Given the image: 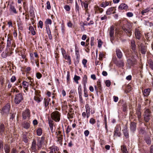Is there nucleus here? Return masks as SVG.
I'll list each match as a JSON object with an SVG mask.
<instances>
[{"label": "nucleus", "mask_w": 153, "mask_h": 153, "mask_svg": "<svg viewBox=\"0 0 153 153\" xmlns=\"http://www.w3.org/2000/svg\"><path fill=\"white\" fill-rule=\"evenodd\" d=\"M16 79V77L15 76H13L10 79V81L12 82H14Z\"/></svg>", "instance_id": "603ef678"}, {"label": "nucleus", "mask_w": 153, "mask_h": 153, "mask_svg": "<svg viewBox=\"0 0 153 153\" xmlns=\"http://www.w3.org/2000/svg\"><path fill=\"white\" fill-rule=\"evenodd\" d=\"M42 26L43 22L41 21H40L39 22L38 26L42 29Z\"/></svg>", "instance_id": "774afa93"}, {"label": "nucleus", "mask_w": 153, "mask_h": 153, "mask_svg": "<svg viewBox=\"0 0 153 153\" xmlns=\"http://www.w3.org/2000/svg\"><path fill=\"white\" fill-rule=\"evenodd\" d=\"M75 5V11L76 13H78L79 14L80 13L79 10L80 8L79 4L77 2H76Z\"/></svg>", "instance_id": "cd10ccee"}, {"label": "nucleus", "mask_w": 153, "mask_h": 153, "mask_svg": "<svg viewBox=\"0 0 153 153\" xmlns=\"http://www.w3.org/2000/svg\"><path fill=\"white\" fill-rule=\"evenodd\" d=\"M4 149L5 153H9L10 152V147L8 145H6Z\"/></svg>", "instance_id": "4c0bfd02"}, {"label": "nucleus", "mask_w": 153, "mask_h": 153, "mask_svg": "<svg viewBox=\"0 0 153 153\" xmlns=\"http://www.w3.org/2000/svg\"><path fill=\"white\" fill-rule=\"evenodd\" d=\"M131 46L132 49L133 50H135L136 48V45L135 44L134 41V40H132L131 41Z\"/></svg>", "instance_id": "473e14b6"}, {"label": "nucleus", "mask_w": 153, "mask_h": 153, "mask_svg": "<svg viewBox=\"0 0 153 153\" xmlns=\"http://www.w3.org/2000/svg\"><path fill=\"white\" fill-rule=\"evenodd\" d=\"M114 136L116 137H120L121 134L119 130V127L117 126L115 128L114 131Z\"/></svg>", "instance_id": "9b49d317"}, {"label": "nucleus", "mask_w": 153, "mask_h": 153, "mask_svg": "<svg viewBox=\"0 0 153 153\" xmlns=\"http://www.w3.org/2000/svg\"><path fill=\"white\" fill-rule=\"evenodd\" d=\"M121 150L123 153H128L126 146L125 145H123L121 146Z\"/></svg>", "instance_id": "393cba45"}, {"label": "nucleus", "mask_w": 153, "mask_h": 153, "mask_svg": "<svg viewBox=\"0 0 153 153\" xmlns=\"http://www.w3.org/2000/svg\"><path fill=\"white\" fill-rule=\"evenodd\" d=\"M76 58L78 59V62H79L78 60L79 59L80 57V55L79 54V51L78 50H76Z\"/></svg>", "instance_id": "79ce46f5"}, {"label": "nucleus", "mask_w": 153, "mask_h": 153, "mask_svg": "<svg viewBox=\"0 0 153 153\" xmlns=\"http://www.w3.org/2000/svg\"><path fill=\"white\" fill-rule=\"evenodd\" d=\"M23 100V94L21 93L15 95L14 102L16 104H19Z\"/></svg>", "instance_id": "39448f33"}, {"label": "nucleus", "mask_w": 153, "mask_h": 153, "mask_svg": "<svg viewBox=\"0 0 153 153\" xmlns=\"http://www.w3.org/2000/svg\"><path fill=\"white\" fill-rule=\"evenodd\" d=\"M30 121H24L22 123V126L24 128L28 129L30 127Z\"/></svg>", "instance_id": "f8f14e48"}, {"label": "nucleus", "mask_w": 153, "mask_h": 153, "mask_svg": "<svg viewBox=\"0 0 153 153\" xmlns=\"http://www.w3.org/2000/svg\"><path fill=\"white\" fill-rule=\"evenodd\" d=\"M10 11L14 13H17V12L14 6L10 5Z\"/></svg>", "instance_id": "bb28decb"}, {"label": "nucleus", "mask_w": 153, "mask_h": 153, "mask_svg": "<svg viewBox=\"0 0 153 153\" xmlns=\"http://www.w3.org/2000/svg\"><path fill=\"white\" fill-rule=\"evenodd\" d=\"M103 11V9L101 8H100L98 6L96 8V12H97V13H102Z\"/></svg>", "instance_id": "c85d7f7f"}, {"label": "nucleus", "mask_w": 153, "mask_h": 153, "mask_svg": "<svg viewBox=\"0 0 153 153\" xmlns=\"http://www.w3.org/2000/svg\"><path fill=\"white\" fill-rule=\"evenodd\" d=\"M30 84L29 83L24 81L22 82V85L23 86V88L25 90L27 91L28 90V87L29 86Z\"/></svg>", "instance_id": "412c9836"}, {"label": "nucleus", "mask_w": 153, "mask_h": 153, "mask_svg": "<svg viewBox=\"0 0 153 153\" xmlns=\"http://www.w3.org/2000/svg\"><path fill=\"white\" fill-rule=\"evenodd\" d=\"M72 129V128H71V127L68 126L67 128H66V134H68L70 132V131H71V130Z\"/></svg>", "instance_id": "c03bdc74"}, {"label": "nucleus", "mask_w": 153, "mask_h": 153, "mask_svg": "<svg viewBox=\"0 0 153 153\" xmlns=\"http://www.w3.org/2000/svg\"><path fill=\"white\" fill-rule=\"evenodd\" d=\"M84 97H88V91L85 88H84Z\"/></svg>", "instance_id": "338daca9"}, {"label": "nucleus", "mask_w": 153, "mask_h": 153, "mask_svg": "<svg viewBox=\"0 0 153 153\" xmlns=\"http://www.w3.org/2000/svg\"><path fill=\"white\" fill-rule=\"evenodd\" d=\"M10 108V104L8 103L4 106L1 110V113L2 115H7L9 113Z\"/></svg>", "instance_id": "7ed1b4c3"}, {"label": "nucleus", "mask_w": 153, "mask_h": 153, "mask_svg": "<svg viewBox=\"0 0 153 153\" xmlns=\"http://www.w3.org/2000/svg\"><path fill=\"white\" fill-rule=\"evenodd\" d=\"M116 54L117 57L120 59L123 57V53L121 50L119 49H117L116 50Z\"/></svg>", "instance_id": "f3484780"}, {"label": "nucleus", "mask_w": 153, "mask_h": 153, "mask_svg": "<svg viewBox=\"0 0 153 153\" xmlns=\"http://www.w3.org/2000/svg\"><path fill=\"white\" fill-rule=\"evenodd\" d=\"M150 110L149 109H147L144 112V115H147L150 116Z\"/></svg>", "instance_id": "bf43d9fd"}, {"label": "nucleus", "mask_w": 153, "mask_h": 153, "mask_svg": "<svg viewBox=\"0 0 153 153\" xmlns=\"http://www.w3.org/2000/svg\"><path fill=\"white\" fill-rule=\"evenodd\" d=\"M79 94H82V87L81 85H79L78 88Z\"/></svg>", "instance_id": "e2e57ef3"}, {"label": "nucleus", "mask_w": 153, "mask_h": 153, "mask_svg": "<svg viewBox=\"0 0 153 153\" xmlns=\"http://www.w3.org/2000/svg\"><path fill=\"white\" fill-rule=\"evenodd\" d=\"M51 117L52 120L59 122L60 120L61 113L58 111H55L51 113Z\"/></svg>", "instance_id": "f03ea898"}, {"label": "nucleus", "mask_w": 153, "mask_h": 153, "mask_svg": "<svg viewBox=\"0 0 153 153\" xmlns=\"http://www.w3.org/2000/svg\"><path fill=\"white\" fill-rule=\"evenodd\" d=\"M87 76L86 75H85L83 77V80L84 82V85H85L87 82Z\"/></svg>", "instance_id": "3c124183"}, {"label": "nucleus", "mask_w": 153, "mask_h": 153, "mask_svg": "<svg viewBox=\"0 0 153 153\" xmlns=\"http://www.w3.org/2000/svg\"><path fill=\"white\" fill-rule=\"evenodd\" d=\"M86 112H84L82 113V116L83 118H85L86 117L87 118L89 117L90 114V108L88 104H86L85 105Z\"/></svg>", "instance_id": "423d86ee"}, {"label": "nucleus", "mask_w": 153, "mask_h": 153, "mask_svg": "<svg viewBox=\"0 0 153 153\" xmlns=\"http://www.w3.org/2000/svg\"><path fill=\"white\" fill-rule=\"evenodd\" d=\"M141 52L143 54H145L146 51V48L144 46H142L141 48Z\"/></svg>", "instance_id": "ea45409f"}, {"label": "nucleus", "mask_w": 153, "mask_h": 153, "mask_svg": "<svg viewBox=\"0 0 153 153\" xmlns=\"http://www.w3.org/2000/svg\"><path fill=\"white\" fill-rule=\"evenodd\" d=\"M114 7H111L108 9L106 11V14L107 15H110L111 13L114 14L116 12L114 11Z\"/></svg>", "instance_id": "dca6fc26"}, {"label": "nucleus", "mask_w": 153, "mask_h": 153, "mask_svg": "<svg viewBox=\"0 0 153 153\" xmlns=\"http://www.w3.org/2000/svg\"><path fill=\"white\" fill-rule=\"evenodd\" d=\"M80 79V77L79 76H77L76 75H75L74 76V80L75 82L77 83L78 84L79 82L78 81V80H79Z\"/></svg>", "instance_id": "e433bc0d"}, {"label": "nucleus", "mask_w": 153, "mask_h": 153, "mask_svg": "<svg viewBox=\"0 0 153 153\" xmlns=\"http://www.w3.org/2000/svg\"><path fill=\"white\" fill-rule=\"evenodd\" d=\"M45 140V137H42L41 138H39L38 141V143L37 145L39 148H40L42 146V145L44 143Z\"/></svg>", "instance_id": "ddd939ff"}, {"label": "nucleus", "mask_w": 153, "mask_h": 153, "mask_svg": "<svg viewBox=\"0 0 153 153\" xmlns=\"http://www.w3.org/2000/svg\"><path fill=\"white\" fill-rule=\"evenodd\" d=\"M116 65L119 67H122L124 66V63L123 60H120L116 63Z\"/></svg>", "instance_id": "4be33fe9"}, {"label": "nucleus", "mask_w": 153, "mask_h": 153, "mask_svg": "<svg viewBox=\"0 0 153 153\" xmlns=\"http://www.w3.org/2000/svg\"><path fill=\"white\" fill-rule=\"evenodd\" d=\"M107 19V16L105 15H104L103 16L101 17L100 18V19L101 21L103 20H106Z\"/></svg>", "instance_id": "6e6d98bb"}, {"label": "nucleus", "mask_w": 153, "mask_h": 153, "mask_svg": "<svg viewBox=\"0 0 153 153\" xmlns=\"http://www.w3.org/2000/svg\"><path fill=\"white\" fill-rule=\"evenodd\" d=\"M36 133L38 136H40L42 134V130L41 128H39L36 130Z\"/></svg>", "instance_id": "2f4dec72"}, {"label": "nucleus", "mask_w": 153, "mask_h": 153, "mask_svg": "<svg viewBox=\"0 0 153 153\" xmlns=\"http://www.w3.org/2000/svg\"><path fill=\"white\" fill-rule=\"evenodd\" d=\"M29 30L31 32V34L33 35H34L36 33L35 31H34V29L33 27L31 26H29Z\"/></svg>", "instance_id": "58836bf2"}, {"label": "nucleus", "mask_w": 153, "mask_h": 153, "mask_svg": "<svg viewBox=\"0 0 153 153\" xmlns=\"http://www.w3.org/2000/svg\"><path fill=\"white\" fill-rule=\"evenodd\" d=\"M95 120L94 118H91L90 119L89 121V123H90L92 125H94V124L95 123Z\"/></svg>", "instance_id": "8fccbe9b"}, {"label": "nucleus", "mask_w": 153, "mask_h": 153, "mask_svg": "<svg viewBox=\"0 0 153 153\" xmlns=\"http://www.w3.org/2000/svg\"><path fill=\"white\" fill-rule=\"evenodd\" d=\"M82 6L83 5L85 9H88V4L87 3L85 2L80 0Z\"/></svg>", "instance_id": "72a5a7b5"}, {"label": "nucleus", "mask_w": 153, "mask_h": 153, "mask_svg": "<svg viewBox=\"0 0 153 153\" xmlns=\"http://www.w3.org/2000/svg\"><path fill=\"white\" fill-rule=\"evenodd\" d=\"M30 115V112L29 109H26L22 112V117L23 120H29Z\"/></svg>", "instance_id": "20e7f679"}, {"label": "nucleus", "mask_w": 153, "mask_h": 153, "mask_svg": "<svg viewBox=\"0 0 153 153\" xmlns=\"http://www.w3.org/2000/svg\"><path fill=\"white\" fill-rule=\"evenodd\" d=\"M48 123L51 132L52 133L54 132V130H53V121L51 119L48 120Z\"/></svg>", "instance_id": "2eb2a0df"}, {"label": "nucleus", "mask_w": 153, "mask_h": 153, "mask_svg": "<svg viewBox=\"0 0 153 153\" xmlns=\"http://www.w3.org/2000/svg\"><path fill=\"white\" fill-rule=\"evenodd\" d=\"M48 36L49 38L51 40L52 39V36L51 34V31L49 27L46 28Z\"/></svg>", "instance_id": "a878e982"}, {"label": "nucleus", "mask_w": 153, "mask_h": 153, "mask_svg": "<svg viewBox=\"0 0 153 153\" xmlns=\"http://www.w3.org/2000/svg\"><path fill=\"white\" fill-rule=\"evenodd\" d=\"M127 62L129 65L134 64V62H133L131 60L128 59L127 60Z\"/></svg>", "instance_id": "0e129e2a"}, {"label": "nucleus", "mask_w": 153, "mask_h": 153, "mask_svg": "<svg viewBox=\"0 0 153 153\" xmlns=\"http://www.w3.org/2000/svg\"><path fill=\"white\" fill-rule=\"evenodd\" d=\"M4 130V126L3 124L0 125V133L2 134Z\"/></svg>", "instance_id": "7c9ffc66"}, {"label": "nucleus", "mask_w": 153, "mask_h": 153, "mask_svg": "<svg viewBox=\"0 0 153 153\" xmlns=\"http://www.w3.org/2000/svg\"><path fill=\"white\" fill-rule=\"evenodd\" d=\"M45 23L47 24L51 25L52 24V21L50 19H47L45 21Z\"/></svg>", "instance_id": "4d7b16f0"}, {"label": "nucleus", "mask_w": 153, "mask_h": 153, "mask_svg": "<svg viewBox=\"0 0 153 153\" xmlns=\"http://www.w3.org/2000/svg\"><path fill=\"white\" fill-rule=\"evenodd\" d=\"M148 64L149 65L150 67L153 70V62L152 60H149V62Z\"/></svg>", "instance_id": "de8ad7c7"}, {"label": "nucleus", "mask_w": 153, "mask_h": 153, "mask_svg": "<svg viewBox=\"0 0 153 153\" xmlns=\"http://www.w3.org/2000/svg\"><path fill=\"white\" fill-rule=\"evenodd\" d=\"M130 128L131 131L133 132L136 130V123L134 122H132L130 124Z\"/></svg>", "instance_id": "a211bd4d"}, {"label": "nucleus", "mask_w": 153, "mask_h": 153, "mask_svg": "<svg viewBox=\"0 0 153 153\" xmlns=\"http://www.w3.org/2000/svg\"><path fill=\"white\" fill-rule=\"evenodd\" d=\"M150 11L149 8L147 7L146 9L143 10L141 12V14L142 15H144L145 13L148 12Z\"/></svg>", "instance_id": "f704fd0d"}, {"label": "nucleus", "mask_w": 153, "mask_h": 153, "mask_svg": "<svg viewBox=\"0 0 153 153\" xmlns=\"http://www.w3.org/2000/svg\"><path fill=\"white\" fill-rule=\"evenodd\" d=\"M74 114L73 113H68L67 114V117L69 119H72L74 117Z\"/></svg>", "instance_id": "a19ab883"}, {"label": "nucleus", "mask_w": 153, "mask_h": 153, "mask_svg": "<svg viewBox=\"0 0 153 153\" xmlns=\"http://www.w3.org/2000/svg\"><path fill=\"white\" fill-rule=\"evenodd\" d=\"M64 8L66 11H70L71 8L69 5H65L64 6Z\"/></svg>", "instance_id": "09e8293b"}, {"label": "nucleus", "mask_w": 153, "mask_h": 153, "mask_svg": "<svg viewBox=\"0 0 153 153\" xmlns=\"http://www.w3.org/2000/svg\"><path fill=\"white\" fill-rule=\"evenodd\" d=\"M42 98H39L38 97H34V100L38 103L39 102L42 100Z\"/></svg>", "instance_id": "37998d69"}, {"label": "nucleus", "mask_w": 153, "mask_h": 153, "mask_svg": "<svg viewBox=\"0 0 153 153\" xmlns=\"http://www.w3.org/2000/svg\"><path fill=\"white\" fill-rule=\"evenodd\" d=\"M151 90L149 88L145 89L143 91V94L145 96H147L149 95Z\"/></svg>", "instance_id": "5701e85b"}, {"label": "nucleus", "mask_w": 153, "mask_h": 153, "mask_svg": "<svg viewBox=\"0 0 153 153\" xmlns=\"http://www.w3.org/2000/svg\"><path fill=\"white\" fill-rule=\"evenodd\" d=\"M47 8L48 10H50L51 8V6L50 5V2L49 1H47Z\"/></svg>", "instance_id": "13d9d810"}, {"label": "nucleus", "mask_w": 153, "mask_h": 153, "mask_svg": "<svg viewBox=\"0 0 153 153\" xmlns=\"http://www.w3.org/2000/svg\"><path fill=\"white\" fill-rule=\"evenodd\" d=\"M106 85L108 87H109L111 85V82L109 80H107L105 82Z\"/></svg>", "instance_id": "052dcab7"}, {"label": "nucleus", "mask_w": 153, "mask_h": 153, "mask_svg": "<svg viewBox=\"0 0 153 153\" xmlns=\"http://www.w3.org/2000/svg\"><path fill=\"white\" fill-rule=\"evenodd\" d=\"M87 62V60L86 59H83L82 60V63L84 65V66L85 67H86V63Z\"/></svg>", "instance_id": "864d4df0"}, {"label": "nucleus", "mask_w": 153, "mask_h": 153, "mask_svg": "<svg viewBox=\"0 0 153 153\" xmlns=\"http://www.w3.org/2000/svg\"><path fill=\"white\" fill-rule=\"evenodd\" d=\"M109 2H108L105 1L102 2L100 6L102 7L105 8L106 6H108L109 4Z\"/></svg>", "instance_id": "c756f323"}, {"label": "nucleus", "mask_w": 153, "mask_h": 153, "mask_svg": "<svg viewBox=\"0 0 153 153\" xmlns=\"http://www.w3.org/2000/svg\"><path fill=\"white\" fill-rule=\"evenodd\" d=\"M58 150V147L55 146H52L49 148L48 151H50L49 153H56Z\"/></svg>", "instance_id": "6e6552de"}, {"label": "nucleus", "mask_w": 153, "mask_h": 153, "mask_svg": "<svg viewBox=\"0 0 153 153\" xmlns=\"http://www.w3.org/2000/svg\"><path fill=\"white\" fill-rule=\"evenodd\" d=\"M56 137L57 138V140H56L57 142L59 143L62 146V141H63V136L62 135H58Z\"/></svg>", "instance_id": "6ab92c4d"}, {"label": "nucleus", "mask_w": 153, "mask_h": 153, "mask_svg": "<svg viewBox=\"0 0 153 153\" xmlns=\"http://www.w3.org/2000/svg\"><path fill=\"white\" fill-rule=\"evenodd\" d=\"M134 33L136 38L138 39H140L141 37V33L139 30L138 29H136Z\"/></svg>", "instance_id": "4468645a"}, {"label": "nucleus", "mask_w": 153, "mask_h": 153, "mask_svg": "<svg viewBox=\"0 0 153 153\" xmlns=\"http://www.w3.org/2000/svg\"><path fill=\"white\" fill-rule=\"evenodd\" d=\"M70 72L69 71L67 72V82L68 83L70 81Z\"/></svg>", "instance_id": "680f3d73"}, {"label": "nucleus", "mask_w": 153, "mask_h": 153, "mask_svg": "<svg viewBox=\"0 0 153 153\" xmlns=\"http://www.w3.org/2000/svg\"><path fill=\"white\" fill-rule=\"evenodd\" d=\"M36 142L35 140H34L32 142V145L30 149L32 152H36Z\"/></svg>", "instance_id": "9d476101"}, {"label": "nucleus", "mask_w": 153, "mask_h": 153, "mask_svg": "<svg viewBox=\"0 0 153 153\" xmlns=\"http://www.w3.org/2000/svg\"><path fill=\"white\" fill-rule=\"evenodd\" d=\"M11 45V39L9 37H8L7 41V46L9 47Z\"/></svg>", "instance_id": "49530a36"}, {"label": "nucleus", "mask_w": 153, "mask_h": 153, "mask_svg": "<svg viewBox=\"0 0 153 153\" xmlns=\"http://www.w3.org/2000/svg\"><path fill=\"white\" fill-rule=\"evenodd\" d=\"M123 131L124 134L126 138H128V132L127 128H125L123 130Z\"/></svg>", "instance_id": "c9c22d12"}, {"label": "nucleus", "mask_w": 153, "mask_h": 153, "mask_svg": "<svg viewBox=\"0 0 153 153\" xmlns=\"http://www.w3.org/2000/svg\"><path fill=\"white\" fill-rule=\"evenodd\" d=\"M36 76L37 79H40L42 77V75L40 73L38 72L36 73Z\"/></svg>", "instance_id": "5fc2aeb1"}, {"label": "nucleus", "mask_w": 153, "mask_h": 153, "mask_svg": "<svg viewBox=\"0 0 153 153\" xmlns=\"http://www.w3.org/2000/svg\"><path fill=\"white\" fill-rule=\"evenodd\" d=\"M128 8V6L126 4L122 3L118 7V9L120 10H126Z\"/></svg>", "instance_id": "aec40b11"}, {"label": "nucleus", "mask_w": 153, "mask_h": 153, "mask_svg": "<svg viewBox=\"0 0 153 153\" xmlns=\"http://www.w3.org/2000/svg\"><path fill=\"white\" fill-rule=\"evenodd\" d=\"M61 51L62 54L65 59H67L68 62L69 63V64H71V59L70 56L66 54V51L63 48H61Z\"/></svg>", "instance_id": "0eeeda50"}, {"label": "nucleus", "mask_w": 153, "mask_h": 153, "mask_svg": "<svg viewBox=\"0 0 153 153\" xmlns=\"http://www.w3.org/2000/svg\"><path fill=\"white\" fill-rule=\"evenodd\" d=\"M11 92L14 93L16 92V93H19V91L16 88H12L11 89Z\"/></svg>", "instance_id": "69168bd1"}, {"label": "nucleus", "mask_w": 153, "mask_h": 153, "mask_svg": "<svg viewBox=\"0 0 153 153\" xmlns=\"http://www.w3.org/2000/svg\"><path fill=\"white\" fill-rule=\"evenodd\" d=\"M50 100L51 99L49 98H44V103L45 107H46L49 105Z\"/></svg>", "instance_id": "b1692460"}, {"label": "nucleus", "mask_w": 153, "mask_h": 153, "mask_svg": "<svg viewBox=\"0 0 153 153\" xmlns=\"http://www.w3.org/2000/svg\"><path fill=\"white\" fill-rule=\"evenodd\" d=\"M114 26H111L109 30V36L111 37V41L113 40L114 35Z\"/></svg>", "instance_id": "1a4fd4ad"}, {"label": "nucleus", "mask_w": 153, "mask_h": 153, "mask_svg": "<svg viewBox=\"0 0 153 153\" xmlns=\"http://www.w3.org/2000/svg\"><path fill=\"white\" fill-rule=\"evenodd\" d=\"M132 26L131 23L129 22L124 24L122 26V29L129 37H130L132 34L131 29Z\"/></svg>", "instance_id": "f257e3e1"}, {"label": "nucleus", "mask_w": 153, "mask_h": 153, "mask_svg": "<svg viewBox=\"0 0 153 153\" xmlns=\"http://www.w3.org/2000/svg\"><path fill=\"white\" fill-rule=\"evenodd\" d=\"M150 116L148 115H144V120L146 122H148L149 121V117Z\"/></svg>", "instance_id": "a18cd8bd"}]
</instances>
